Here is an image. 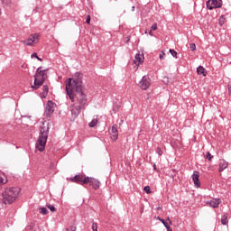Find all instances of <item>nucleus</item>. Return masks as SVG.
Listing matches in <instances>:
<instances>
[{"label":"nucleus","mask_w":231,"mask_h":231,"mask_svg":"<svg viewBox=\"0 0 231 231\" xmlns=\"http://www.w3.org/2000/svg\"><path fill=\"white\" fill-rule=\"evenodd\" d=\"M66 93L73 102L70 106V112L73 118H77L80 115L82 109H86L88 106V95L84 93V85L82 79L79 78H69L66 80Z\"/></svg>","instance_id":"f257e3e1"},{"label":"nucleus","mask_w":231,"mask_h":231,"mask_svg":"<svg viewBox=\"0 0 231 231\" xmlns=\"http://www.w3.org/2000/svg\"><path fill=\"white\" fill-rule=\"evenodd\" d=\"M21 194V189L17 187L5 188L2 192V202L4 205H12Z\"/></svg>","instance_id":"f03ea898"},{"label":"nucleus","mask_w":231,"mask_h":231,"mask_svg":"<svg viewBox=\"0 0 231 231\" xmlns=\"http://www.w3.org/2000/svg\"><path fill=\"white\" fill-rule=\"evenodd\" d=\"M50 133V128L48 125H42L40 128V135L38 141L35 144L37 151L42 152L46 149V143L48 142V134Z\"/></svg>","instance_id":"7ed1b4c3"},{"label":"nucleus","mask_w":231,"mask_h":231,"mask_svg":"<svg viewBox=\"0 0 231 231\" xmlns=\"http://www.w3.org/2000/svg\"><path fill=\"white\" fill-rule=\"evenodd\" d=\"M46 80V69L41 70V68H38L36 70V75H34V84L32 86V89H39Z\"/></svg>","instance_id":"20e7f679"},{"label":"nucleus","mask_w":231,"mask_h":231,"mask_svg":"<svg viewBox=\"0 0 231 231\" xmlns=\"http://www.w3.org/2000/svg\"><path fill=\"white\" fill-rule=\"evenodd\" d=\"M138 87L140 88V89H143V91L149 89V88H151V78H149V76H143L142 79L139 81Z\"/></svg>","instance_id":"39448f33"},{"label":"nucleus","mask_w":231,"mask_h":231,"mask_svg":"<svg viewBox=\"0 0 231 231\" xmlns=\"http://www.w3.org/2000/svg\"><path fill=\"white\" fill-rule=\"evenodd\" d=\"M206 5L208 10L221 8V6H223V0H208L206 2Z\"/></svg>","instance_id":"423d86ee"},{"label":"nucleus","mask_w":231,"mask_h":231,"mask_svg":"<svg viewBox=\"0 0 231 231\" xmlns=\"http://www.w3.org/2000/svg\"><path fill=\"white\" fill-rule=\"evenodd\" d=\"M84 183H87V185H90V187L94 188L95 190L100 189V180L95 178L87 177V179L84 180Z\"/></svg>","instance_id":"0eeeda50"},{"label":"nucleus","mask_w":231,"mask_h":231,"mask_svg":"<svg viewBox=\"0 0 231 231\" xmlns=\"http://www.w3.org/2000/svg\"><path fill=\"white\" fill-rule=\"evenodd\" d=\"M87 179L88 177L83 174H78L71 178L70 181H72V183H78L79 185H88V182H84Z\"/></svg>","instance_id":"6e6552de"},{"label":"nucleus","mask_w":231,"mask_h":231,"mask_svg":"<svg viewBox=\"0 0 231 231\" xmlns=\"http://www.w3.org/2000/svg\"><path fill=\"white\" fill-rule=\"evenodd\" d=\"M55 111V103L52 101H48L45 107V115L48 118L53 115V112Z\"/></svg>","instance_id":"1a4fd4ad"},{"label":"nucleus","mask_w":231,"mask_h":231,"mask_svg":"<svg viewBox=\"0 0 231 231\" xmlns=\"http://www.w3.org/2000/svg\"><path fill=\"white\" fill-rule=\"evenodd\" d=\"M37 42H39V34L34 33L29 36L25 42V44L26 46H33V44H37Z\"/></svg>","instance_id":"9d476101"},{"label":"nucleus","mask_w":231,"mask_h":231,"mask_svg":"<svg viewBox=\"0 0 231 231\" xmlns=\"http://www.w3.org/2000/svg\"><path fill=\"white\" fill-rule=\"evenodd\" d=\"M206 205H208L212 208H219L221 205V199H212L211 200L206 201Z\"/></svg>","instance_id":"9b49d317"},{"label":"nucleus","mask_w":231,"mask_h":231,"mask_svg":"<svg viewBox=\"0 0 231 231\" xmlns=\"http://www.w3.org/2000/svg\"><path fill=\"white\" fill-rule=\"evenodd\" d=\"M191 178L193 180L195 187H197V188L201 187V182H199V171H194L193 174L191 175Z\"/></svg>","instance_id":"f8f14e48"},{"label":"nucleus","mask_w":231,"mask_h":231,"mask_svg":"<svg viewBox=\"0 0 231 231\" xmlns=\"http://www.w3.org/2000/svg\"><path fill=\"white\" fill-rule=\"evenodd\" d=\"M228 167V162H226L225 159L219 160L218 163V172H223L225 169H227Z\"/></svg>","instance_id":"ddd939ff"},{"label":"nucleus","mask_w":231,"mask_h":231,"mask_svg":"<svg viewBox=\"0 0 231 231\" xmlns=\"http://www.w3.org/2000/svg\"><path fill=\"white\" fill-rule=\"evenodd\" d=\"M143 62V54L137 53L134 60V64L135 66H138L139 64H142Z\"/></svg>","instance_id":"4468645a"},{"label":"nucleus","mask_w":231,"mask_h":231,"mask_svg":"<svg viewBox=\"0 0 231 231\" xmlns=\"http://www.w3.org/2000/svg\"><path fill=\"white\" fill-rule=\"evenodd\" d=\"M111 138L112 140L116 141L118 139V128H116V125H113L111 128Z\"/></svg>","instance_id":"2eb2a0df"},{"label":"nucleus","mask_w":231,"mask_h":231,"mask_svg":"<svg viewBox=\"0 0 231 231\" xmlns=\"http://www.w3.org/2000/svg\"><path fill=\"white\" fill-rule=\"evenodd\" d=\"M6 183H8V178L4 172H0V187L6 185Z\"/></svg>","instance_id":"dca6fc26"},{"label":"nucleus","mask_w":231,"mask_h":231,"mask_svg":"<svg viewBox=\"0 0 231 231\" xmlns=\"http://www.w3.org/2000/svg\"><path fill=\"white\" fill-rule=\"evenodd\" d=\"M198 75H203V77H207V70L204 69L203 66H199L197 68Z\"/></svg>","instance_id":"f3484780"},{"label":"nucleus","mask_w":231,"mask_h":231,"mask_svg":"<svg viewBox=\"0 0 231 231\" xmlns=\"http://www.w3.org/2000/svg\"><path fill=\"white\" fill-rule=\"evenodd\" d=\"M157 219H158L159 221H161V223H162V225L165 226V228H169V223H167V222L165 221V219H163V218H162V217H158Z\"/></svg>","instance_id":"a211bd4d"},{"label":"nucleus","mask_w":231,"mask_h":231,"mask_svg":"<svg viewBox=\"0 0 231 231\" xmlns=\"http://www.w3.org/2000/svg\"><path fill=\"white\" fill-rule=\"evenodd\" d=\"M221 223H222V225H228V219H227L226 215L222 216Z\"/></svg>","instance_id":"6ab92c4d"},{"label":"nucleus","mask_w":231,"mask_h":231,"mask_svg":"<svg viewBox=\"0 0 231 231\" xmlns=\"http://www.w3.org/2000/svg\"><path fill=\"white\" fill-rule=\"evenodd\" d=\"M98 123V119L94 118L92 119V121L88 124L89 127H95V125H97V124Z\"/></svg>","instance_id":"aec40b11"},{"label":"nucleus","mask_w":231,"mask_h":231,"mask_svg":"<svg viewBox=\"0 0 231 231\" xmlns=\"http://www.w3.org/2000/svg\"><path fill=\"white\" fill-rule=\"evenodd\" d=\"M218 24L223 26L225 24V16H221L218 20Z\"/></svg>","instance_id":"412c9836"},{"label":"nucleus","mask_w":231,"mask_h":231,"mask_svg":"<svg viewBox=\"0 0 231 231\" xmlns=\"http://www.w3.org/2000/svg\"><path fill=\"white\" fill-rule=\"evenodd\" d=\"M206 158L208 160V162H212V159L214 158V156H212L210 152H208L206 154Z\"/></svg>","instance_id":"4be33fe9"},{"label":"nucleus","mask_w":231,"mask_h":231,"mask_svg":"<svg viewBox=\"0 0 231 231\" xmlns=\"http://www.w3.org/2000/svg\"><path fill=\"white\" fill-rule=\"evenodd\" d=\"M170 53L172 55V57L177 58L178 57V52L172 49H170Z\"/></svg>","instance_id":"5701e85b"},{"label":"nucleus","mask_w":231,"mask_h":231,"mask_svg":"<svg viewBox=\"0 0 231 231\" xmlns=\"http://www.w3.org/2000/svg\"><path fill=\"white\" fill-rule=\"evenodd\" d=\"M144 192H146V194H151V187L150 186H145L143 189Z\"/></svg>","instance_id":"b1692460"},{"label":"nucleus","mask_w":231,"mask_h":231,"mask_svg":"<svg viewBox=\"0 0 231 231\" xmlns=\"http://www.w3.org/2000/svg\"><path fill=\"white\" fill-rule=\"evenodd\" d=\"M42 89H43V93H45L46 95H48V91H50V88H48L47 85H44L43 88H42Z\"/></svg>","instance_id":"393cba45"},{"label":"nucleus","mask_w":231,"mask_h":231,"mask_svg":"<svg viewBox=\"0 0 231 231\" xmlns=\"http://www.w3.org/2000/svg\"><path fill=\"white\" fill-rule=\"evenodd\" d=\"M41 214H43V216H46V214H48V209L46 208H42Z\"/></svg>","instance_id":"a878e982"},{"label":"nucleus","mask_w":231,"mask_h":231,"mask_svg":"<svg viewBox=\"0 0 231 231\" xmlns=\"http://www.w3.org/2000/svg\"><path fill=\"white\" fill-rule=\"evenodd\" d=\"M189 48H190L191 51H196V43L189 44Z\"/></svg>","instance_id":"bb28decb"},{"label":"nucleus","mask_w":231,"mask_h":231,"mask_svg":"<svg viewBox=\"0 0 231 231\" xmlns=\"http://www.w3.org/2000/svg\"><path fill=\"white\" fill-rule=\"evenodd\" d=\"M156 152L159 156H162V154H163V151H162V148L160 147L157 148Z\"/></svg>","instance_id":"cd10ccee"},{"label":"nucleus","mask_w":231,"mask_h":231,"mask_svg":"<svg viewBox=\"0 0 231 231\" xmlns=\"http://www.w3.org/2000/svg\"><path fill=\"white\" fill-rule=\"evenodd\" d=\"M92 231H98V227L97 226V223L92 224Z\"/></svg>","instance_id":"c85d7f7f"},{"label":"nucleus","mask_w":231,"mask_h":231,"mask_svg":"<svg viewBox=\"0 0 231 231\" xmlns=\"http://www.w3.org/2000/svg\"><path fill=\"white\" fill-rule=\"evenodd\" d=\"M159 59L161 60H163V59H165V52L164 51H162V53L159 55Z\"/></svg>","instance_id":"c756f323"},{"label":"nucleus","mask_w":231,"mask_h":231,"mask_svg":"<svg viewBox=\"0 0 231 231\" xmlns=\"http://www.w3.org/2000/svg\"><path fill=\"white\" fill-rule=\"evenodd\" d=\"M66 231H77V227L76 226H70V227H68L66 229Z\"/></svg>","instance_id":"7c9ffc66"},{"label":"nucleus","mask_w":231,"mask_h":231,"mask_svg":"<svg viewBox=\"0 0 231 231\" xmlns=\"http://www.w3.org/2000/svg\"><path fill=\"white\" fill-rule=\"evenodd\" d=\"M4 5H10L12 0H1Z\"/></svg>","instance_id":"2f4dec72"},{"label":"nucleus","mask_w":231,"mask_h":231,"mask_svg":"<svg viewBox=\"0 0 231 231\" xmlns=\"http://www.w3.org/2000/svg\"><path fill=\"white\" fill-rule=\"evenodd\" d=\"M48 208L51 210V212H55V208L53 207V205H49Z\"/></svg>","instance_id":"473e14b6"},{"label":"nucleus","mask_w":231,"mask_h":231,"mask_svg":"<svg viewBox=\"0 0 231 231\" xmlns=\"http://www.w3.org/2000/svg\"><path fill=\"white\" fill-rule=\"evenodd\" d=\"M152 30L154 32L155 30H158V24H156V23H153L152 25Z\"/></svg>","instance_id":"72a5a7b5"},{"label":"nucleus","mask_w":231,"mask_h":231,"mask_svg":"<svg viewBox=\"0 0 231 231\" xmlns=\"http://www.w3.org/2000/svg\"><path fill=\"white\" fill-rule=\"evenodd\" d=\"M86 23H87V24H89V23H91V16L90 15L87 16Z\"/></svg>","instance_id":"f704fd0d"},{"label":"nucleus","mask_w":231,"mask_h":231,"mask_svg":"<svg viewBox=\"0 0 231 231\" xmlns=\"http://www.w3.org/2000/svg\"><path fill=\"white\" fill-rule=\"evenodd\" d=\"M38 57L39 56L35 52L31 55V59H38Z\"/></svg>","instance_id":"c9c22d12"},{"label":"nucleus","mask_w":231,"mask_h":231,"mask_svg":"<svg viewBox=\"0 0 231 231\" xmlns=\"http://www.w3.org/2000/svg\"><path fill=\"white\" fill-rule=\"evenodd\" d=\"M167 221H169L170 225H172V220L170 217L167 218Z\"/></svg>","instance_id":"e433bc0d"},{"label":"nucleus","mask_w":231,"mask_h":231,"mask_svg":"<svg viewBox=\"0 0 231 231\" xmlns=\"http://www.w3.org/2000/svg\"><path fill=\"white\" fill-rule=\"evenodd\" d=\"M167 228V231H172L171 229V226H169V224H168V227H166Z\"/></svg>","instance_id":"4c0bfd02"},{"label":"nucleus","mask_w":231,"mask_h":231,"mask_svg":"<svg viewBox=\"0 0 231 231\" xmlns=\"http://www.w3.org/2000/svg\"><path fill=\"white\" fill-rule=\"evenodd\" d=\"M37 59V60H40V62H42V59H41V58H36Z\"/></svg>","instance_id":"58836bf2"},{"label":"nucleus","mask_w":231,"mask_h":231,"mask_svg":"<svg viewBox=\"0 0 231 231\" xmlns=\"http://www.w3.org/2000/svg\"><path fill=\"white\" fill-rule=\"evenodd\" d=\"M149 35L152 36V31L149 32Z\"/></svg>","instance_id":"ea45409f"},{"label":"nucleus","mask_w":231,"mask_h":231,"mask_svg":"<svg viewBox=\"0 0 231 231\" xmlns=\"http://www.w3.org/2000/svg\"><path fill=\"white\" fill-rule=\"evenodd\" d=\"M132 12H134V6L132 7Z\"/></svg>","instance_id":"a19ab883"},{"label":"nucleus","mask_w":231,"mask_h":231,"mask_svg":"<svg viewBox=\"0 0 231 231\" xmlns=\"http://www.w3.org/2000/svg\"><path fill=\"white\" fill-rule=\"evenodd\" d=\"M157 210H162V208L161 207L157 208Z\"/></svg>","instance_id":"79ce46f5"},{"label":"nucleus","mask_w":231,"mask_h":231,"mask_svg":"<svg viewBox=\"0 0 231 231\" xmlns=\"http://www.w3.org/2000/svg\"><path fill=\"white\" fill-rule=\"evenodd\" d=\"M114 111L116 112V107H114Z\"/></svg>","instance_id":"37998d69"},{"label":"nucleus","mask_w":231,"mask_h":231,"mask_svg":"<svg viewBox=\"0 0 231 231\" xmlns=\"http://www.w3.org/2000/svg\"><path fill=\"white\" fill-rule=\"evenodd\" d=\"M127 42H129V39H127Z\"/></svg>","instance_id":"c03bdc74"},{"label":"nucleus","mask_w":231,"mask_h":231,"mask_svg":"<svg viewBox=\"0 0 231 231\" xmlns=\"http://www.w3.org/2000/svg\"><path fill=\"white\" fill-rule=\"evenodd\" d=\"M0 15H1V9H0Z\"/></svg>","instance_id":"a18cd8bd"},{"label":"nucleus","mask_w":231,"mask_h":231,"mask_svg":"<svg viewBox=\"0 0 231 231\" xmlns=\"http://www.w3.org/2000/svg\"><path fill=\"white\" fill-rule=\"evenodd\" d=\"M122 122H124L123 120H121V124H122Z\"/></svg>","instance_id":"49530a36"},{"label":"nucleus","mask_w":231,"mask_h":231,"mask_svg":"<svg viewBox=\"0 0 231 231\" xmlns=\"http://www.w3.org/2000/svg\"><path fill=\"white\" fill-rule=\"evenodd\" d=\"M122 122H124L123 120H121V124H122Z\"/></svg>","instance_id":"de8ad7c7"},{"label":"nucleus","mask_w":231,"mask_h":231,"mask_svg":"<svg viewBox=\"0 0 231 231\" xmlns=\"http://www.w3.org/2000/svg\"><path fill=\"white\" fill-rule=\"evenodd\" d=\"M76 75H79V73H76Z\"/></svg>","instance_id":"09e8293b"}]
</instances>
